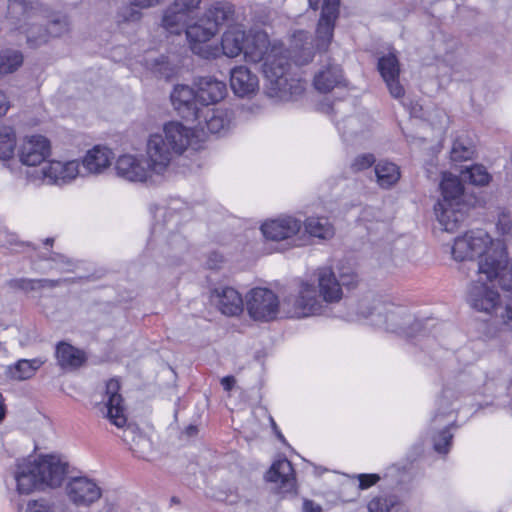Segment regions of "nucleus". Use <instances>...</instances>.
<instances>
[{
  "label": "nucleus",
  "instance_id": "1",
  "mask_svg": "<svg viewBox=\"0 0 512 512\" xmlns=\"http://www.w3.org/2000/svg\"><path fill=\"white\" fill-rule=\"evenodd\" d=\"M4 21L8 30L22 37L31 49L46 45L70 28L65 14L52 12L45 5L30 0H7Z\"/></svg>",
  "mask_w": 512,
  "mask_h": 512
},
{
  "label": "nucleus",
  "instance_id": "2",
  "mask_svg": "<svg viewBox=\"0 0 512 512\" xmlns=\"http://www.w3.org/2000/svg\"><path fill=\"white\" fill-rule=\"evenodd\" d=\"M243 53L247 61L263 63V73L267 79V92L270 97L286 99L301 93L300 83L287 76L290 63L286 51L281 45L269 48L266 34L258 33L252 39L248 38Z\"/></svg>",
  "mask_w": 512,
  "mask_h": 512
},
{
  "label": "nucleus",
  "instance_id": "3",
  "mask_svg": "<svg viewBox=\"0 0 512 512\" xmlns=\"http://www.w3.org/2000/svg\"><path fill=\"white\" fill-rule=\"evenodd\" d=\"M316 288L303 282L297 294H290L282 301L283 313L290 318H303L321 313L322 302L335 303L342 298L341 284L331 268H319L316 273Z\"/></svg>",
  "mask_w": 512,
  "mask_h": 512
},
{
  "label": "nucleus",
  "instance_id": "4",
  "mask_svg": "<svg viewBox=\"0 0 512 512\" xmlns=\"http://www.w3.org/2000/svg\"><path fill=\"white\" fill-rule=\"evenodd\" d=\"M68 464L56 455H41L18 460L14 472L17 491L30 494L35 490L61 486Z\"/></svg>",
  "mask_w": 512,
  "mask_h": 512
},
{
  "label": "nucleus",
  "instance_id": "5",
  "mask_svg": "<svg viewBox=\"0 0 512 512\" xmlns=\"http://www.w3.org/2000/svg\"><path fill=\"white\" fill-rule=\"evenodd\" d=\"M162 140L149 139L146 156L124 154L115 162L116 175L125 181L133 183H147L153 181V176L164 175L167 171V158L160 153Z\"/></svg>",
  "mask_w": 512,
  "mask_h": 512
},
{
  "label": "nucleus",
  "instance_id": "6",
  "mask_svg": "<svg viewBox=\"0 0 512 512\" xmlns=\"http://www.w3.org/2000/svg\"><path fill=\"white\" fill-rule=\"evenodd\" d=\"M497 245L503 244L500 241L494 242L484 230H472L455 239L451 254L456 261H473L479 258V263Z\"/></svg>",
  "mask_w": 512,
  "mask_h": 512
},
{
  "label": "nucleus",
  "instance_id": "7",
  "mask_svg": "<svg viewBox=\"0 0 512 512\" xmlns=\"http://www.w3.org/2000/svg\"><path fill=\"white\" fill-rule=\"evenodd\" d=\"M280 308L283 310L278 296L267 288H253L246 295V309L255 321L269 322L274 320Z\"/></svg>",
  "mask_w": 512,
  "mask_h": 512
},
{
  "label": "nucleus",
  "instance_id": "8",
  "mask_svg": "<svg viewBox=\"0 0 512 512\" xmlns=\"http://www.w3.org/2000/svg\"><path fill=\"white\" fill-rule=\"evenodd\" d=\"M507 253L503 245H497L486 257L477 263V271L492 281L499 278V284L505 290H512V266L506 269Z\"/></svg>",
  "mask_w": 512,
  "mask_h": 512
},
{
  "label": "nucleus",
  "instance_id": "9",
  "mask_svg": "<svg viewBox=\"0 0 512 512\" xmlns=\"http://www.w3.org/2000/svg\"><path fill=\"white\" fill-rule=\"evenodd\" d=\"M186 36L190 42L192 51L203 58L216 56V50L206 45L218 32L215 22L204 13L196 21H192L184 28Z\"/></svg>",
  "mask_w": 512,
  "mask_h": 512
},
{
  "label": "nucleus",
  "instance_id": "10",
  "mask_svg": "<svg viewBox=\"0 0 512 512\" xmlns=\"http://www.w3.org/2000/svg\"><path fill=\"white\" fill-rule=\"evenodd\" d=\"M201 3L202 0H173L163 12L162 26L171 33L180 34L196 19Z\"/></svg>",
  "mask_w": 512,
  "mask_h": 512
},
{
  "label": "nucleus",
  "instance_id": "11",
  "mask_svg": "<svg viewBox=\"0 0 512 512\" xmlns=\"http://www.w3.org/2000/svg\"><path fill=\"white\" fill-rule=\"evenodd\" d=\"M191 131L180 122H169L165 124L162 134H153L149 139L159 138L162 140L160 153L167 158V168L175 154H181L189 145Z\"/></svg>",
  "mask_w": 512,
  "mask_h": 512
},
{
  "label": "nucleus",
  "instance_id": "12",
  "mask_svg": "<svg viewBox=\"0 0 512 512\" xmlns=\"http://www.w3.org/2000/svg\"><path fill=\"white\" fill-rule=\"evenodd\" d=\"M453 410L451 409V403L449 397L443 395L438 400V408L435 415L432 418L433 429L438 431L433 435V447L438 453H448L453 435L449 430V427L454 424L455 420H451Z\"/></svg>",
  "mask_w": 512,
  "mask_h": 512
},
{
  "label": "nucleus",
  "instance_id": "13",
  "mask_svg": "<svg viewBox=\"0 0 512 512\" xmlns=\"http://www.w3.org/2000/svg\"><path fill=\"white\" fill-rule=\"evenodd\" d=\"M32 181L42 180L47 184L63 185L75 179L79 174L78 161H50L40 169L33 170L32 173L26 172Z\"/></svg>",
  "mask_w": 512,
  "mask_h": 512
},
{
  "label": "nucleus",
  "instance_id": "14",
  "mask_svg": "<svg viewBox=\"0 0 512 512\" xmlns=\"http://www.w3.org/2000/svg\"><path fill=\"white\" fill-rule=\"evenodd\" d=\"M65 493L75 506L89 507L101 498L102 489L94 479L77 476L67 481Z\"/></svg>",
  "mask_w": 512,
  "mask_h": 512
},
{
  "label": "nucleus",
  "instance_id": "15",
  "mask_svg": "<svg viewBox=\"0 0 512 512\" xmlns=\"http://www.w3.org/2000/svg\"><path fill=\"white\" fill-rule=\"evenodd\" d=\"M120 383L118 379L112 378L105 384L103 394V415L113 425L124 428L127 422L122 395L119 393Z\"/></svg>",
  "mask_w": 512,
  "mask_h": 512
},
{
  "label": "nucleus",
  "instance_id": "16",
  "mask_svg": "<svg viewBox=\"0 0 512 512\" xmlns=\"http://www.w3.org/2000/svg\"><path fill=\"white\" fill-rule=\"evenodd\" d=\"M420 329L421 323L412 320L405 307L386 301V331L410 338Z\"/></svg>",
  "mask_w": 512,
  "mask_h": 512
},
{
  "label": "nucleus",
  "instance_id": "17",
  "mask_svg": "<svg viewBox=\"0 0 512 512\" xmlns=\"http://www.w3.org/2000/svg\"><path fill=\"white\" fill-rule=\"evenodd\" d=\"M170 98L174 109L186 121L194 122L201 115V106L197 100V92L190 86L176 85Z\"/></svg>",
  "mask_w": 512,
  "mask_h": 512
},
{
  "label": "nucleus",
  "instance_id": "18",
  "mask_svg": "<svg viewBox=\"0 0 512 512\" xmlns=\"http://www.w3.org/2000/svg\"><path fill=\"white\" fill-rule=\"evenodd\" d=\"M500 299L501 297L493 285L475 281L468 288L467 302L478 312L491 314Z\"/></svg>",
  "mask_w": 512,
  "mask_h": 512
},
{
  "label": "nucleus",
  "instance_id": "19",
  "mask_svg": "<svg viewBox=\"0 0 512 512\" xmlns=\"http://www.w3.org/2000/svg\"><path fill=\"white\" fill-rule=\"evenodd\" d=\"M339 0H324L316 30V46L326 50L333 38L335 21L339 15Z\"/></svg>",
  "mask_w": 512,
  "mask_h": 512
},
{
  "label": "nucleus",
  "instance_id": "20",
  "mask_svg": "<svg viewBox=\"0 0 512 512\" xmlns=\"http://www.w3.org/2000/svg\"><path fill=\"white\" fill-rule=\"evenodd\" d=\"M302 223L292 216H283L266 221L261 226L265 238L272 241H282L292 238L301 230Z\"/></svg>",
  "mask_w": 512,
  "mask_h": 512
},
{
  "label": "nucleus",
  "instance_id": "21",
  "mask_svg": "<svg viewBox=\"0 0 512 512\" xmlns=\"http://www.w3.org/2000/svg\"><path fill=\"white\" fill-rule=\"evenodd\" d=\"M211 302L227 316H237L243 311L244 302L237 290L232 287H218L211 291Z\"/></svg>",
  "mask_w": 512,
  "mask_h": 512
},
{
  "label": "nucleus",
  "instance_id": "22",
  "mask_svg": "<svg viewBox=\"0 0 512 512\" xmlns=\"http://www.w3.org/2000/svg\"><path fill=\"white\" fill-rule=\"evenodd\" d=\"M196 92L201 108H206L223 100L227 94V87L223 81L205 76L198 79Z\"/></svg>",
  "mask_w": 512,
  "mask_h": 512
},
{
  "label": "nucleus",
  "instance_id": "23",
  "mask_svg": "<svg viewBox=\"0 0 512 512\" xmlns=\"http://www.w3.org/2000/svg\"><path fill=\"white\" fill-rule=\"evenodd\" d=\"M50 153V144L47 138L37 135L23 142L19 150V158L26 166H37L42 163Z\"/></svg>",
  "mask_w": 512,
  "mask_h": 512
},
{
  "label": "nucleus",
  "instance_id": "24",
  "mask_svg": "<svg viewBox=\"0 0 512 512\" xmlns=\"http://www.w3.org/2000/svg\"><path fill=\"white\" fill-rule=\"evenodd\" d=\"M389 476L391 477V485L395 483L397 492L401 495H391L386 498V512H408L406 506L402 503L408 488L407 484L411 481V474L405 469L391 467Z\"/></svg>",
  "mask_w": 512,
  "mask_h": 512
},
{
  "label": "nucleus",
  "instance_id": "25",
  "mask_svg": "<svg viewBox=\"0 0 512 512\" xmlns=\"http://www.w3.org/2000/svg\"><path fill=\"white\" fill-rule=\"evenodd\" d=\"M267 481L279 483V488L283 493L294 492L296 488V479L292 464L287 459H280L273 463L266 474Z\"/></svg>",
  "mask_w": 512,
  "mask_h": 512
},
{
  "label": "nucleus",
  "instance_id": "26",
  "mask_svg": "<svg viewBox=\"0 0 512 512\" xmlns=\"http://www.w3.org/2000/svg\"><path fill=\"white\" fill-rule=\"evenodd\" d=\"M200 114L194 122L203 131L206 129L208 132L216 134L224 130L230 123L227 111L220 108H201Z\"/></svg>",
  "mask_w": 512,
  "mask_h": 512
},
{
  "label": "nucleus",
  "instance_id": "27",
  "mask_svg": "<svg viewBox=\"0 0 512 512\" xmlns=\"http://www.w3.org/2000/svg\"><path fill=\"white\" fill-rule=\"evenodd\" d=\"M230 85L236 95L244 97L255 92L258 78L247 67L237 66L231 70Z\"/></svg>",
  "mask_w": 512,
  "mask_h": 512
},
{
  "label": "nucleus",
  "instance_id": "28",
  "mask_svg": "<svg viewBox=\"0 0 512 512\" xmlns=\"http://www.w3.org/2000/svg\"><path fill=\"white\" fill-rule=\"evenodd\" d=\"M399 74L400 64L398 58L393 51L389 50L386 54V86L390 95L405 105V89L399 81Z\"/></svg>",
  "mask_w": 512,
  "mask_h": 512
},
{
  "label": "nucleus",
  "instance_id": "29",
  "mask_svg": "<svg viewBox=\"0 0 512 512\" xmlns=\"http://www.w3.org/2000/svg\"><path fill=\"white\" fill-rule=\"evenodd\" d=\"M342 81L343 75L341 68L328 59L327 64L316 73L314 86L318 91L327 93L339 86Z\"/></svg>",
  "mask_w": 512,
  "mask_h": 512
},
{
  "label": "nucleus",
  "instance_id": "30",
  "mask_svg": "<svg viewBox=\"0 0 512 512\" xmlns=\"http://www.w3.org/2000/svg\"><path fill=\"white\" fill-rule=\"evenodd\" d=\"M112 152L106 147L95 146L87 151L82 166L89 174H101L111 164Z\"/></svg>",
  "mask_w": 512,
  "mask_h": 512
},
{
  "label": "nucleus",
  "instance_id": "31",
  "mask_svg": "<svg viewBox=\"0 0 512 512\" xmlns=\"http://www.w3.org/2000/svg\"><path fill=\"white\" fill-rule=\"evenodd\" d=\"M458 206L447 203L435 205V214L443 230L452 232L464 221L465 214Z\"/></svg>",
  "mask_w": 512,
  "mask_h": 512
},
{
  "label": "nucleus",
  "instance_id": "32",
  "mask_svg": "<svg viewBox=\"0 0 512 512\" xmlns=\"http://www.w3.org/2000/svg\"><path fill=\"white\" fill-rule=\"evenodd\" d=\"M122 439L136 457L147 459L152 447L151 441L138 432L135 426H126L123 430Z\"/></svg>",
  "mask_w": 512,
  "mask_h": 512
},
{
  "label": "nucleus",
  "instance_id": "33",
  "mask_svg": "<svg viewBox=\"0 0 512 512\" xmlns=\"http://www.w3.org/2000/svg\"><path fill=\"white\" fill-rule=\"evenodd\" d=\"M247 40L248 36L244 30L238 27L229 28L224 32L221 40L223 54L229 58L239 56L243 53Z\"/></svg>",
  "mask_w": 512,
  "mask_h": 512
},
{
  "label": "nucleus",
  "instance_id": "34",
  "mask_svg": "<svg viewBox=\"0 0 512 512\" xmlns=\"http://www.w3.org/2000/svg\"><path fill=\"white\" fill-rule=\"evenodd\" d=\"M56 359L61 368L74 370L83 365L86 356L80 349L66 342H60L56 347Z\"/></svg>",
  "mask_w": 512,
  "mask_h": 512
},
{
  "label": "nucleus",
  "instance_id": "35",
  "mask_svg": "<svg viewBox=\"0 0 512 512\" xmlns=\"http://www.w3.org/2000/svg\"><path fill=\"white\" fill-rule=\"evenodd\" d=\"M440 189L443 199L438 201V203L459 205V200L463 194V185L458 177L450 173H444Z\"/></svg>",
  "mask_w": 512,
  "mask_h": 512
},
{
  "label": "nucleus",
  "instance_id": "36",
  "mask_svg": "<svg viewBox=\"0 0 512 512\" xmlns=\"http://www.w3.org/2000/svg\"><path fill=\"white\" fill-rule=\"evenodd\" d=\"M304 227L307 233L320 239H330L335 233L334 227L325 217H309L305 220Z\"/></svg>",
  "mask_w": 512,
  "mask_h": 512
},
{
  "label": "nucleus",
  "instance_id": "37",
  "mask_svg": "<svg viewBox=\"0 0 512 512\" xmlns=\"http://www.w3.org/2000/svg\"><path fill=\"white\" fill-rule=\"evenodd\" d=\"M496 325L505 331H512V298L500 299L492 313Z\"/></svg>",
  "mask_w": 512,
  "mask_h": 512
},
{
  "label": "nucleus",
  "instance_id": "38",
  "mask_svg": "<svg viewBox=\"0 0 512 512\" xmlns=\"http://www.w3.org/2000/svg\"><path fill=\"white\" fill-rule=\"evenodd\" d=\"M205 14L211 21L215 22L216 29L218 30L220 25L233 20L234 6L228 2H217L206 10Z\"/></svg>",
  "mask_w": 512,
  "mask_h": 512
},
{
  "label": "nucleus",
  "instance_id": "39",
  "mask_svg": "<svg viewBox=\"0 0 512 512\" xmlns=\"http://www.w3.org/2000/svg\"><path fill=\"white\" fill-rule=\"evenodd\" d=\"M23 63V55L20 51L5 50L0 53V74H8L16 71Z\"/></svg>",
  "mask_w": 512,
  "mask_h": 512
},
{
  "label": "nucleus",
  "instance_id": "40",
  "mask_svg": "<svg viewBox=\"0 0 512 512\" xmlns=\"http://www.w3.org/2000/svg\"><path fill=\"white\" fill-rule=\"evenodd\" d=\"M43 364L40 359L19 360L14 369L12 370V376L18 380H25L34 375L37 369Z\"/></svg>",
  "mask_w": 512,
  "mask_h": 512
},
{
  "label": "nucleus",
  "instance_id": "41",
  "mask_svg": "<svg viewBox=\"0 0 512 512\" xmlns=\"http://www.w3.org/2000/svg\"><path fill=\"white\" fill-rule=\"evenodd\" d=\"M461 175L465 181L468 180L471 184L477 186L487 185L491 179L490 174L482 165L467 167L465 170L461 171Z\"/></svg>",
  "mask_w": 512,
  "mask_h": 512
},
{
  "label": "nucleus",
  "instance_id": "42",
  "mask_svg": "<svg viewBox=\"0 0 512 512\" xmlns=\"http://www.w3.org/2000/svg\"><path fill=\"white\" fill-rule=\"evenodd\" d=\"M16 145L15 133L10 127L0 128V159L7 160L14 154Z\"/></svg>",
  "mask_w": 512,
  "mask_h": 512
},
{
  "label": "nucleus",
  "instance_id": "43",
  "mask_svg": "<svg viewBox=\"0 0 512 512\" xmlns=\"http://www.w3.org/2000/svg\"><path fill=\"white\" fill-rule=\"evenodd\" d=\"M474 149L471 145L465 144L463 140L457 139L453 142L450 157L454 162L465 161L471 159Z\"/></svg>",
  "mask_w": 512,
  "mask_h": 512
},
{
  "label": "nucleus",
  "instance_id": "44",
  "mask_svg": "<svg viewBox=\"0 0 512 512\" xmlns=\"http://www.w3.org/2000/svg\"><path fill=\"white\" fill-rule=\"evenodd\" d=\"M375 162H376V158L373 154H371V153L361 154V155H358L357 157H355V159L351 163L350 168L354 173H357V172H360V171L370 168L371 166H373L375 164Z\"/></svg>",
  "mask_w": 512,
  "mask_h": 512
},
{
  "label": "nucleus",
  "instance_id": "45",
  "mask_svg": "<svg viewBox=\"0 0 512 512\" xmlns=\"http://www.w3.org/2000/svg\"><path fill=\"white\" fill-rule=\"evenodd\" d=\"M141 12L132 6L122 8L118 13V22H137L141 19Z\"/></svg>",
  "mask_w": 512,
  "mask_h": 512
},
{
  "label": "nucleus",
  "instance_id": "46",
  "mask_svg": "<svg viewBox=\"0 0 512 512\" xmlns=\"http://www.w3.org/2000/svg\"><path fill=\"white\" fill-rule=\"evenodd\" d=\"M26 512H52V505L45 499L29 501Z\"/></svg>",
  "mask_w": 512,
  "mask_h": 512
},
{
  "label": "nucleus",
  "instance_id": "47",
  "mask_svg": "<svg viewBox=\"0 0 512 512\" xmlns=\"http://www.w3.org/2000/svg\"><path fill=\"white\" fill-rule=\"evenodd\" d=\"M338 281L340 282L341 286L353 288L358 283V275L352 269H347L346 271H342L340 273V280Z\"/></svg>",
  "mask_w": 512,
  "mask_h": 512
},
{
  "label": "nucleus",
  "instance_id": "48",
  "mask_svg": "<svg viewBox=\"0 0 512 512\" xmlns=\"http://www.w3.org/2000/svg\"><path fill=\"white\" fill-rule=\"evenodd\" d=\"M399 167L394 163H386V188L394 185L400 179Z\"/></svg>",
  "mask_w": 512,
  "mask_h": 512
},
{
  "label": "nucleus",
  "instance_id": "49",
  "mask_svg": "<svg viewBox=\"0 0 512 512\" xmlns=\"http://www.w3.org/2000/svg\"><path fill=\"white\" fill-rule=\"evenodd\" d=\"M11 286L24 291L38 290L37 279H16L11 281Z\"/></svg>",
  "mask_w": 512,
  "mask_h": 512
},
{
  "label": "nucleus",
  "instance_id": "50",
  "mask_svg": "<svg viewBox=\"0 0 512 512\" xmlns=\"http://www.w3.org/2000/svg\"><path fill=\"white\" fill-rule=\"evenodd\" d=\"M359 488L368 489L372 485L376 484L381 478L378 474H359Z\"/></svg>",
  "mask_w": 512,
  "mask_h": 512
},
{
  "label": "nucleus",
  "instance_id": "51",
  "mask_svg": "<svg viewBox=\"0 0 512 512\" xmlns=\"http://www.w3.org/2000/svg\"><path fill=\"white\" fill-rule=\"evenodd\" d=\"M294 61L297 65H305L309 63L313 58V53L310 48L303 49V56L297 55L296 53L293 55Z\"/></svg>",
  "mask_w": 512,
  "mask_h": 512
},
{
  "label": "nucleus",
  "instance_id": "52",
  "mask_svg": "<svg viewBox=\"0 0 512 512\" xmlns=\"http://www.w3.org/2000/svg\"><path fill=\"white\" fill-rule=\"evenodd\" d=\"M223 262V257L217 252H213L208 256L206 265L209 269H217Z\"/></svg>",
  "mask_w": 512,
  "mask_h": 512
},
{
  "label": "nucleus",
  "instance_id": "53",
  "mask_svg": "<svg viewBox=\"0 0 512 512\" xmlns=\"http://www.w3.org/2000/svg\"><path fill=\"white\" fill-rule=\"evenodd\" d=\"M497 229L501 231L502 234H508L512 229V223L506 215H501L499 217Z\"/></svg>",
  "mask_w": 512,
  "mask_h": 512
},
{
  "label": "nucleus",
  "instance_id": "54",
  "mask_svg": "<svg viewBox=\"0 0 512 512\" xmlns=\"http://www.w3.org/2000/svg\"><path fill=\"white\" fill-rule=\"evenodd\" d=\"M64 280L62 279H57V280H52V279H37V284H38V290L39 289H45V288H48V289H52V288H55L59 285H61V283L63 282Z\"/></svg>",
  "mask_w": 512,
  "mask_h": 512
},
{
  "label": "nucleus",
  "instance_id": "55",
  "mask_svg": "<svg viewBox=\"0 0 512 512\" xmlns=\"http://www.w3.org/2000/svg\"><path fill=\"white\" fill-rule=\"evenodd\" d=\"M368 512H384V501L381 497H375L368 503Z\"/></svg>",
  "mask_w": 512,
  "mask_h": 512
},
{
  "label": "nucleus",
  "instance_id": "56",
  "mask_svg": "<svg viewBox=\"0 0 512 512\" xmlns=\"http://www.w3.org/2000/svg\"><path fill=\"white\" fill-rule=\"evenodd\" d=\"M162 1L163 0H131V4L140 8H149L160 4Z\"/></svg>",
  "mask_w": 512,
  "mask_h": 512
},
{
  "label": "nucleus",
  "instance_id": "57",
  "mask_svg": "<svg viewBox=\"0 0 512 512\" xmlns=\"http://www.w3.org/2000/svg\"><path fill=\"white\" fill-rule=\"evenodd\" d=\"M10 107V102L6 94L0 90V117L4 116Z\"/></svg>",
  "mask_w": 512,
  "mask_h": 512
},
{
  "label": "nucleus",
  "instance_id": "58",
  "mask_svg": "<svg viewBox=\"0 0 512 512\" xmlns=\"http://www.w3.org/2000/svg\"><path fill=\"white\" fill-rule=\"evenodd\" d=\"M303 512H322V507L312 500H305L303 502Z\"/></svg>",
  "mask_w": 512,
  "mask_h": 512
},
{
  "label": "nucleus",
  "instance_id": "59",
  "mask_svg": "<svg viewBox=\"0 0 512 512\" xmlns=\"http://www.w3.org/2000/svg\"><path fill=\"white\" fill-rule=\"evenodd\" d=\"M374 176L376 177V181L379 186L382 187L384 185V167H382L379 163L374 167Z\"/></svg>",
  "mask_w": 512,
  "mask_h": 512
},
{
  "label": "nucleus",
  "instance_id": "60",
  "mask_svg": "<svg viewBox=\"0 0 512 512\" xmlns=\"http://www.w3.org/2000/svg\"><path fill=\"white\" fill-rule=\"evenodd\" d=\"M235 378L233 376H226L222 378L221 384L226 391H230L235 385Z\"/></svg>",
  "mask_w": 512,
  "mask_h": 512
},
{
  "label": "nucleus",
  "instance_id": "61",
  "mask_svg": "<svg viewBox=\"0 0 512 512\" xmlns=\"http://www.w3.org/2000/svg\"><path fill=\"white\" fill-rule=\"evenodd\" d=\"M377 69L380 76L384 79V56L378 58Z\"/></svg>",
  "mask_w": 512,
  "mask_h": 512
},
{
  "label": "nucleus",
  "instance_id": "62",
  "mask_svg": "<svg viewBox=\"0 0 512 512\" xmlns=\"http://www.w3.org/2000/svg\"><path fill=\"white\" fill-rule=\"evenodd\" d=\"M53 261H58L68 267L72 266V263L70 260L66 259L64 256L62 255H57V259L56 258H53L52 259Z\"/></svg>",
  "mask_w": 512,
  "mask_h": 512
},
{
  "label": "nucleus",
  "instance_id": "63",
  "mask_svg": "<svg viewBox=\"0 0 512 512\" xmlns=\"http://www.w3.org/2000/svg\"><path fill=\"white\" fill-rule=\"evenodd\" d=\"M198 432V428L194 425H190L186 428L185 430V433L189 436V437H192V436H195Z\"/></svg>",
  "mask_w": 512,
  "mask_h": 512
},
{
  "label": "nucleus",
  "instance_id": "64",
  "mask_svg": "<svg viewBox=\"0 0 512 512\" xmlns=\"http://www.w3.org/2000/svg\"><path fill=\"white\" fill-rule=\"evenodd\" d=\"M4 417H5V408H4V404H3V397L0 394V422L4 419Z\"/></svg>",
  "mask_w": 512,
  "mask_h": 512
}]
</instances>
